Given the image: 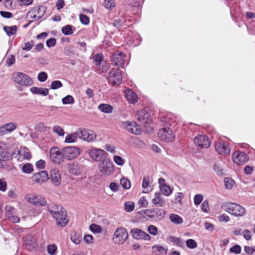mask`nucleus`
<instances>
[{
	"label": "nucleus",
	"instance_id": "63",
	"mask_svg": "<svg viewBox=\"0 0 255 255\" xmlns=\"http://www.w3.org/2000/svg\"><path fill=\"white\" fill-rule=\"evenodd\" d=\"M114 160L117 165L120 166H122L125 163L124 160L121 156L118 155H115L114 157Z\"/></svg>",
	"mask_w": 255,
	"mask_h": 255
},
{
	"label": "nucleus",
	"instance_id": "33",
	"mask_svg": "<svg viewBox=\"0 0 255 255\" xmlns=\"http://www.w3.org/2000/svg\"><path fill=\"white\" fill-rule=\"evenodd\" d=\"M152 250L155 255H165L167 253V249L166 248L158 245L153 246Z\"/></svg>",
	"mask_w": 255,
	"mask_h": 255
},
{
	"label": "nucleus",
	"instance_id": "22",
	"mask_svg": "<svg viewBox=\"0 0 255 255\" xmlns=\"http://www.w3.org/2000/svg\"><path fill=\"white\" fill-rule=\"evenodd\" d=\"M137 121L142 124H146L150 121L149 114L146 111L141 110L138 111L136 115Z\"/></svg>",
	"mask_w": 255,
	"mask_h": 255
},
{
	"label": "nucleus",
	"instance_id": "38",
	"mask_svg": "<svg viewBox=\"0 0 255 255\" xmlns=\"http://www.w3.org/2000/svg\"><path fill=\"white\" fill-rule=\"evenodd\" d=\"M3 29L7 35L10 36L16 33L17 31V26L16 25L12 26H5L3 27Z\"/></svg>",
	"mask_w": 255,
	"mask_h": 255
},
{
	"label": "nucleus",
	"instance_id": "19",
	"mask_svg": "<svg viewBox=\"0 0 255 255\" xmlns=\"http://www.w3.org/2000/svg\"><path fill=\"white\" fill-rule=\"evenodd\" d=\"M99 168L102 174L110 175L113 169V163L110 160L107 159L103 162H101L99 165Z\"/></svg>",
	"mask_w": 255,
	"mask_h": 255
},
{
	"label": "nucleus",
	"instance_id": "6",
	"mask_svg": "<svg viewBox=\"0 0 255 255\" xmlns=\"http://www.w3.org/2000/svg\"><path fill=\"white\" fill-rule=\"evenodd\" d=\"M50 160L55 164H60L64 161V157L62 153V149L60 150L57 147L51 148L49 151Z\"/></svg>",
	"mask_w": 255,
	"mask_h": 255
},
{
	"label": "nucleus",
	"instance_id": "46",
	"mask_svg": "<svg viewBox=\"0 0 255 255\" xmlns=\"http://www.w3.org/2000/svg\"><path fill=\"white\" fill-rule=\"evenodd\" d=\"M62 102L64 105L73 104L75 101L73 97L71 95H67L62 99Z\"/></svg>",
	"mask_w": 255,
	"mask_h": 255
},
{
	"label": "nucleus",
	"instance_id": "43",
	"mask_svg": "<svg viewBox=\"0 0 255 255\" xmlns=\"http://www.w3.org/2000/svg\"><path fill=\"white\" fill-rule=\"evenodd\" d=\"M104 60V56L102 53H98L93 56V61L96 65H100Z\"/></svg>",
	"mask_w": 255,
	"mask_h": 255
},
{
	"label": "nucleus",
	"instance_id": "39",
	"mask_svg": "<svg viewBox=\"0 0 255 255\" xmlns=\"http://www.w3.org/2000/svg\"><path fill=\"white\" fill-rule=\"evenodd\" d=\"M73 26L71 25H66L62 28L61 31L65 35H71L73 33Z\"/></svg>",
	"mask_w": 255,
	"mask_h": 255
},
{
	"label": "nucleus",
	"instance_id": "1",
	"mask_svg": "<svg viewBox=\"0 0 255 255\" xmlns=\"http://www.w3.org/2000/svg\"><path fill=\"white\" fill-rule=\"evenodd\" d=\"M47 211L56 219L58 226L63 227L68 224L66 211L61 205L49 204L47 205Z\"/></svg>",
	"mask_w": 255,
	"mask_h": 255
},
{
	"label": "nucleus",
	"instance_id": "61",
	"mask_svg": "<svg viewBox=\"0 0 255 255\" xmlns=\"http://www.w3.org/2000/svg\"><path fill=\"white\" fill-rule=\"evenodd\" d=\"M157 228L154 225H149L147 228L148 233L153 236H155L157 234Z\"/></svg>",
	"mask_w": 255,
	"mask_h": 255
},
{
	"label": "nucleus",
	"instance_id": "42",
	"mask_svg": "<svg viewBox=\"0 0 255 255\" xmlns=\"http://www.w3.org/2000/svg\"><path fill=\"white\" fill-rule=\"evenodd\" d=\"M33 170V165L31 163L24 164L22 167V171L26 174L31 173Z\"/></svg>",
	"mask_w": 255,
	"mask_h": 255
},
{
	"label": "nucleus",
	"instance_id": "4",
	"mask_svg": "<svg viewBox=\"0 0 255 255\" xmlns=\"http://www.w3.org/2000/svg\"><path fill=\"white\" fill-rule=\"evenodd\" d=\"M79 147L75 146H68L62 148L64 159L71 160L76 158L80 154Z\"/></svg>",
	"mask_w": 255,
	"mask_h": 255
},
{
	"label": "nucleus",
	"instance_id": "25",
	"mask_svg": "<svg viewBox=\"0 0 255 255\" xmlns=\"http://www.w3.org/2000/svg\"><path fill=\"white\" fill-rule=\"evenodd\" d=\"M152 203L157 207H164L165 204V201L162 197V194L160 192L154 193V197L152 200Z\"/></svg>",
	"mask_w": 255,
	"mask_h": 255
},
{
	"label": "nucleus",
	"instance_id": "59",
	"mask_svg": "<svg viewBox=\"0 0 255 255\" xmlns=\"http://www.w3.org/2000/svg\"><path fill=\"white\" fill-rule=\"evenodd\" d=\"M37 130L40 132H44L46 131L47 127L43 123L39 122L36 125Z\"/></svg>",
	"mask_w": 255,
	"mask_h": 255
},
{
	"label": "nucleus",
	"instance_id": "36",
	"mask_svg": "<svg viewBox=\"0 0 255 255\" xmlns=\"http://www.w3.org/2000/svg\"><path fill=\"white\" fill-rule=\"evenodd\" d=\"M169 219L171 222L177 225L181 224L183 222L182 218L180 216L176 214H170L169 216Z\"/></svg>",
	"mask_w": 255,
	"mask_h": 255
},
{
	"label": "nucleus",
	"instance_id": "52",
	"mask_svg": "<svg viewBox=\"0 0 255 255\" xmlns=\"http://www.w3.org/2000/svg\"><path fill=\"white\" fill-rule=\"evenodd\" d=\"M185 243L186 246L191 249H194L197 246V243L193 239H188Z\"/></svg>",
	"mask_w": 255,
	"mask_h": 255
},
{
	"label": "nucleus",
	"instance_id": "28",
	"mask_svg": "<svg viewBox=\"0 0 255 255\" xmlns=\"http://www.w3.org/2000/svg\"><path fill=\"white\" fill-rule=\"evenodd\" d=\"M126 15H122L120 17L115 19L114 21L113 25L118 29H120L122 26L128 25L127 21L130 22V20L129 19H126Z\"/></svg>",
	"mask_w": 255,
	"mask_h": 255
},
{
	"label": "nucleus",
	"instance_id": "55",
	"mask_svg": "<svg viewBox=\"0 0 255 255\" xmlns=\"http://www.w3.org/2000/svg\"><path fill=\"white\" fill-rule=\"evenodd\" d=\"M134 204L131 202H127L125 204V209L127 212H130L134 210Z\"/></svg>",
	"mask_w": 255,
	"mask_h": 255
},
{
	"label": "nucleus",
	"instance_id": "29",
	"mask_svg": "<svg viewBox=\"0 0 255 255\" xmlns=\"http://www.w3.org/2000/svg\"><path fill=\"white\" fill-rule=\"evenodd\" d=\"M152 213V219L155 221H160L165 216V212L161 209L153 208Z\"/></svg>",
	"mask_w": 255,
	"mask_h": 255
},
{
	"label": "nucleus",
	"instance_id": "8",
	"mask_svg": "<svg viewBox=\"0 0 255 255\" xmlns=\"http://www.w3.org/2000/svg\"><path fill=\"white\" fill-rule=\"evenodd\" d=\"M214 147L218 154L226 156L230 154V146L229 143L226 141L219 140L216 142L214 144Z\"/></svg>",
	"mask_w": 255,
	"mask_h": 255
},
{
	"label": "nucleus",
	"instance_id": "30",
	"mask_svg": "<svg viewBox=\"0 0 255 255\" xmlns=\"http://www.w3.org/2000/svg\"><path fill=\"white\" fill-rule=\"evenodd\" d=\"M71 241L76 245L79 244L82 241V234L80 232L73 231L70 234Z\"/></svg>",
	"mask_w": 255,
	"mask_h": 255
},
{
	"label": "nucleus",
	"instance_id": "64",
	"mask_svg": "<svg viewBox=\"0 0 255 255\" xmlns=\"http://www.w3.org/2000/svg\"><path fill=\"white\" fill-rule=\"evenodd\" d=\"M245 252L248 255H255V246L250 247L249 246H245L244 248Z\"/></svg>",
	"mask_w": 255,
	"mask_h": 255
},
{
	"label": "nucleus",
	"instance_id": "56",
	"mask_svg": "<svg viewBox=\"0 0 255 255\" xmlns=\"http://www.w3.org/2000/svg\"><path fill=\"white\" fill-rule=\"evenodd\" d=\"M137 204L139 208H142L147 206L148 202L144 197H142L138 201Z\"/></svg>",
	"mask_w": 255,
	"mask_h": 255
},
{
	"label": "nucleus",
	"instance_id": "51",
	"mask_svg": "<svg viewBox=\"0 0 255 255\" xmlns=\"http://www.w3.org/2000/svg\"><path fill=\"white\" fill-rule=\"evenodd\" d=\"M10 155L9 153L6 151H0V161H7L9 159Z\"/></svg>",
	"mask_w": 255,
	"mask_h": 255
},
{
	"label": "nucleus",
	"instance_id": "54",
	"mask_svg": "<svg viewBox=\"0 0 255 255\" xmlns=\"http://www.w3.org/2000/svg\"><path fill=\"white\" fill-rule=\"evenodd\" d=\"M90 230L93 233H100L102 231L101 227L95 224H92L90 226Z\"/></svg>",
	"mask_w": 255,
	"mask_h": 255
},
{
	"label": "nucleus",
	"instance_id": "14",
	"mask_svg": "<svg viewBox=\"0 0 255 255\" xmlns=\"http://www.w3.org/2000/svg\"><path fill=\"white\" fill-rule=\"evenodd\" d=\"M130 234L132 238L136 240L149 241L151 239V237L148 234L138 228L131 230Z\"/></svg>",
	"mask_w": 255,
	"mask_h": 255
},
{
	"label": "nucleus",
	"instance_id": "27",
	"mask_svg": "<svg viewBox=\"0 0 255 255\" xmlns=\"http://www.w3.org/2000/svg\"><path fill=\"white\" fill-rule=\"evenodd\" d=\"M68 170L70 173L77 176L80 175L83 172L82 167L76 163L69 164Z\"/></svg>",
	"mask_w": 255,
	"mask_h": 255
},
{
	"label": "nucleus",
	"instance_id": "2",
	"mask_svg": "<svg viewBox=\"0 0 255 255\" xmlns=\"http://www.w3.org/2000/svg\"><path fill=\"white\" fill-rule=\"evenodd\" d=\"M25 199L27 202L35 206H45L47 204L45 198L39 194H28L25 196Z\"/></svg>",
	"mask_w": 255,
	"mask_h": 255
},
{
	"label": "nucleus",
	"instance_id": "10",
	"mask_svg": "<svg viewBox=\"0 0 255 255\" xmlns=\"http://www.w3.org/2000/svg\"><path fill=\"white\" fill-rule=\"evenodd\" d=\"M126 55L124 52L117 51L111 57V63L113 66L124 67Z\"/></svg>",
	"mask_w": 255,
	"mask_h": 255
},
{
	"label": "nucleus",
	"instance_id": "34",
	"mask_svg": "<svg viewBox=\"0 0 255 255\" xmlns=\"http://www.w3.org/2000/svg\"><path fill=\"white\" fill-rule=\"evenodd\" d=\"M98 109L103 113L110 114L113 111V108L107 104H101L98 106Z\"/></svg>",
	"mask_w": 255,
	"mask_h": 255
},
{
	"label": "nucleus",
	"instance_id": "7",
	"mask_svg": "<svg viewBox=\"0 0 255 255\" xmlns=\"http://www.w3.org/2000/svg\"><path fill=\"white\" fill-rule=\"evenodd\" d=\"M122 80L121 71L119 69L112 68L108 74V81L113 86L119 85Z\"/></svg>",
	"mask_w": 255,
	"mask_h": 255
},
{
	"label": "nucleus",
	"instance_id": "35",
	"mask_svg": "<svg viewBox=\"0 0 255 255\" xmlns=\"http://www.w3.org/2000/svg\"><path fill=\"white\" fill-rule=\"evenodd\" d=\"M169 240L174 245L178 246L180 247L184 246V241L180 238L171 236L169 237Z\"/></svg>",
	"mask_w": 255,
	"mask_h": 255
},
{
	"label": "nucleus",
	"instance_id": "45",
	"mask_svg": "<svg viewBox=\"0 0 255 255\" xmlns=\"http://www.w3.org/2000/svg\"><path fill=\"white\" fill-rule=\"evenodd\" d=\"M224 181L225 187L228 189H231L235 184L234 181L232 178L229 177L225 178Z\"/></svg>",
	"mask_w": 255,
	"mask_h": 255
},
{
	"label": "nucleus",
	"instance_id": "9",
	"mask_svg": "<svg viewBox=\"0 0 255 255\" xmlns=\"http://www.w3.org/2000/svg\"><path fill=\"white\" fill-rule=\"evenodd\" d=\"M13 81L20 85H31L33 83L32 79L25 74L18 72L12 75Z\"/></svg>",
	"mask_w": 255,
	"mask_h": 255
},
{
	"label": "nucleus",
	"instance_id": "23",
	"mask_svg": "<svg viewBox=\"0 0 255 255\" xmlns=\"http://www.w3.org/2000/svg\"><path fill=\"white\" fill-rule=\"evenodd\" d=\"M50 177L51 181L55 185L58 186L60 185L61 183V176L58 169H52L50 171Z\"/></svg>",
	"mask_w": 255,
	"mask_h": 255
},
{
	"label": "nucleus",
	"instance_id": "26",
	"mask_svg": "<svg viewBox=\"0 0 255 255\" xmlns=\"http://www.w3.org/2000/svg\"><path fill=\"white\" fill-rule=\"evenodd\" d=\"M125 97L127 100L131 104H134L138 101L136 94L129 89L125 91Z\"/></svg>",
	"mask_w": 255,
	"mask_h": 255
},
{
	"label": "nucleus",
	"instance_id": "16",
	"mask_svg": "<svg viewBox=\"0 0 255 255\" xmlns=\"http://www.w3.org/2000/svg\"><path fill=\"white\" fill-rule=\"evenodd\" d=\"M79 138L88 142L93 141L96 135L92 131H88L84 128H79L78 129Z\"/></svg>",
	"mask_w": 255,
	"mask_h": 255
},
{
	"label": "nucleus",
	"instance_id": "48",
	"mask_svg": "<svg viewBox=\"0 0 255 255\" xmlns=\"http://www.w3.org/2000/svg\"><path fill=\"white\" fill-rule=\"evenodd\" d=\"M121 184L122 186L124 188L126 189H129L130 186V181L126 178L123 177L121 179Z\"/></svg>",
	"mask_w": 255,
	"mask_h": 255
},
{
	"label": "nucleus",
	"instance_id": "18",
	"mask_svg": "<svg viewBox=\"0 0 255 255\" xmlns=\"http://www.w3.org/2000/svg\"><path fill=\"white\" fill-rule=\"evenodd\" d=\"M122 125L128 131L135 134H140L141 130L134 122L125 121L122 123Z\"/></svg>",
	"mask_w": 255,
	"mask_h": 255
},
{
	"label": "nucleus",
	"instance_id": "13",
	"mask_svg": "<svg viewBox=\"0 0 255 255\" xmlns=\"http://www.w3.org/2000/svg\"><path fill=\"white\" fill-rule=\"evenodd\" d=\"M194 143L200 148H208L211 144L210 139L205 135H198L194 138Z\"/></svg>",
	"mask_w": 255,
	"mask_h": 255
},
{
	"label": "nucleus",
	"instance_id": "37",
	"mask_svg": "<svg viewBox=\"0 0 255 255\" xmlns=\"http://www.w3.org/2000/svg\"><path fill=\"white\" fill-rule=\"evenodd\" d=\"M46 8L45 6L42 5L38 6L33 9V11L37 15L40 16V18L45 14Z\"/></svg>",
	"mask_w": 255,
	"mask_h": 255
},
{
	"label": "nucleus",
	"instance_id": "5",
	"mask_svg": "<svg viewBox=\"0 0 255 255\" xmlns=\"http://www.w3.org/2000/svg\"><path fill=\"white\" fill-rule=\"evenodd\" d=\"M227 211L236 217H242L246 214L245 208L241 205L233 203H229L226 206Z\"/></svg>",
	"mask_w": 255,
	"mask_h": 255
},
{
	"label": "nucleus",
	"instance_id": "60",
	"mask_svg": "<svg viewBox=\"0 0 255 255\" xmlns=\"http://www.w3.org/2000/svg\"><path fill=\"white\" fill-rule=\"evenodd\" d=\"M48 78L47 74L45 72H40L37 76L38 80L41 82H45Z\"/></svg>",
	"mask_w": 255,
	"mask_h": 255
},
{
	"label": "nucleus",
	"instance_id": "21",
	"mask_svg": "<svg viewBox=\"0 0 255 255\" xmlns=\"http://www.w3.org/2000/svg\"><path fill=\"white\" fill-rule=\"evenodd\" d=\"M34 181L36 183L41 184L47 181L48 178V172L46 171H41L35 173L33 176Z\"/></svg>",
	"mask_w": 255,
	"mask_h": 255
},
{
	"label": "nucleus",
	"instance_id": "12",
	"mask_svg": "<svg viewBox=\"0 0 255 255\" xmlns=\"http://www.w3.org/2000/svg\"><path fill=\"white\" fill-rule=\"evenodd\" d=\"M128 237V233L124 228H119L117 229L114 234L113 240L115 243L123 244Z\"/></svg>",
	"mask_w": 255,
	"mask_h": 255
},
{
	"label": "nucleus",
	"instance_id": "41",
	"mask_svg": "<svg viewBox=\"0 0 255 255\" xmlns=\"http://www.w3.org/2000/svg\"><path fill=\"white\" fill-rule=\"evenodd\" d=\"M161 192L165 196H169L172 192L170 186L167 185H163L160 188Z\"/></svg>",
	"mask_w": 255,
	"mask_h": 255
},
{
	"label": "nucleus",
	"instance_id": "24",
	"mask_svg": "<svg viewBox=\"0 0 255 255\" xmlns=\"http://www.w3.org/2000/svg\"><path fill=\"white\" fill-rule=\"evenodd\" d=\"M17 128V124L15 123L11 122L4 124L0 128V133L6 134L7 132H11Z\"/></svg>",
	"mask_w": 255,
	"mask_h": 255
},
{
	"label": "nucleus",
	"instance_id": "32",
	"mask_svg": "<svg viewBox=\"0 0 255 255\" xmlns=\"http://www.w3.org/2000/svg\"><path fill=\"white\" fill-rule=\"evenodd\" d=\"M79 138L78 131L77 130L75 132L68 134L65 137L64 142L67 143H71L76 142Z\"/></svg>",
	"mask_w": 255,
	"mask_h": 255
},
{
	"label": "nucleus",
	"instance_id": "49",
	"mask_svg": "<svg viewBox=\"0 0 255 255\" xmlns=\"http://www.w3.org/2000/svg\"><path fill=\"white\" fill-rule=\"evenodd\" d=\"M53 131L60 136H63L65 134L63 129L59 126H54L53 127Z\"/></svg>",
	"mask_w": 255,
	"mask_h": 255
},
{
	"label": "nucleus",
	"instance_id": "31",
	"mask_svg": "<svg viewBox=\"0 0 255 255\" xmlns=\"http://www.w3.org/2000/svg\"><path fill=\"white\" fill-rule=\"evenodd\" d=\"M30 92L33 94H36L46 96L48 95L49 90L47 88L33 87L30 89Z\"/></svg>",
	"mask_w": 255,
	"mask_h": 255
},
{
	"label": "nucleus",
	"instance_id": "62",
	"mask_svg": "<svg viewBox=\"0 0 255 255\" xmlns=\"http://www.w3.org/2000/svg\"><path fill=\"white\" fill-rule=\"evenodd\" d=\"M7 189V183L3 178L0 179V191L5 192Z\"/></svg>",
	"mask_w": 255,
	"mask_h": 255
},
{
	"label": "nucleus",
	"instance_id": "50",
	"mask_svg": "<svg viewBox=\"0 0 255 255\" xmlns=\"http://www.w3.org/2000/svg\"><path fill=\"white\" fill-rule=\"evenodd\" d=\"M34 43L35 42L33 40L27 41L24 43V45L22 48V49L24 51H29L33 47Z\"/></svg>",
	"mask_w": 255,
	"mask_h": 255
},
{
	"label": "nucleus",
	"instance_id": "57",
	"mask_svg": "<svg viewBox=\"0 0 255 255\" xmlns=\"http://www.w3.org/2000/svg\"><path fill=\"white\" fill-rule=\"evenodd\" d=\"M63 84L62 82L59 80L53 81L51 83V89L56 90L62 87Z\"/></svg>",
	"mask_w": 255,
	"mask_h": 255
},
{
	"label": "nucleus",
	"instance_id": "40",
	"mask_svg": "<svg viewBox=\"0 0 255 255\" xmlns=\"http://www.w3.org/2000/svg\"><path fill=\"white\" fill-rule=\"evenodd\" d=\"M214 171L219 176L224 175V169L219 163H215L213 166Z\"/></svg>",
	"mask_w": 255,
	"mask_h": 255
},
{
	"label": "nucleus",
	"instance_id": "53",
	"mask_svg": "<svg viewBox=\"0 0 255 255\" xmlns=\"http://www.w3.org/2000/svg\"><path fill=\"white\" fill-rule=\"evenodd\" d=\"M57 250V246L55 244L49 245L47 247V253L50 255H53Z\"/></svg>",
	"mask_w": 255,
	"mask_h": 255
},
{
	"label": "nucleus",
	"instance_id": "15",
	"mask_svg": "<svg viewBox=\"0 0 255 255\" xmlns=\"http://www.w3.org/2000/svg\"><path fill=\"white\" fill-rule=\"evenodd\" d=\"M232 159L237 164H243L248 161L249 157L246 153L238 151L233 153Z\"/></svg>",
	"mask_w": 255,
	"mask_h": 255
},
{
	"label": "nucleus",
	"instance_id": "47",
	"mask_svg": "<svg viewBox=\"0 0 255 255\" xmlns=\"http://www.w3.org/2000/svg\"><path fill=\"white\" fill-rule=\"evenodd\" d=\"M104 5L107 9L111 10L115 6L114 0H105Z\"/></svg>",
	"mask_w": 255,
	"mask_h": 255
},
{
	"label": "nucleus",
	"instance_id": "17",
	"mask_svg": "<svg viewBox=\"0 0 255 255\" xmlns=\"http://www.w3.org/2000/svg\"><path fill=\"white\" fill-rule=\"evenodd\" d=\"M24 245L29 251L35 249L37 246L35 236L33 235H27L24 238Z\"/></svg>",
	"mask_w": 255,
	"mask_h": 255
},
{
	"label": "nucleus",
	"instance_id": "58",
	"mask_svg": "<svg viewBox=\"0 0 255 255\" xmlns=\"http://www.w3.org/2000/svg\"><path fill=\"white\" fill-rule=\"evenodd\" d=\"M80 22L84 25H88L90 22L89 18L88 16L84 14H81L79 15Z\"/></svg>",
	"mask_w": 255,
	"mask_h": 255
},
{
	"label": "nucleus",
	"instance_id": "44",
	"mask_svg": "<svg viewBox=\"0 0 255 255\" xmlns=\"http://www.w3.org/2000/svg\"><path fill=\"white\" fill-rule=\"evenodd\" d=\"M5 210V215L7 218L13 215V213L15 211V208L10 205H6Z\"/></svg>",
	"mask_w": 255,
	"mask_h": 255
},
{
	"label": "nucleus",
	"instance_id": "11",
	"mask_svg": "<svg viewBox=\"0 0 255 255\" xmlns=\"http://www.w3.org/2000/svg\"><path fill=\"white\" fill-rule=\"evenodd\" d=\"M158 136L160 140L167 142L171 141L175 137L174 131L170 128H166L159 130Z\"/></svg>",
	"mask_w": 255,
	"mask_h": 255
},
{
	"label": "nucleus",
	"instance_id": "20",
	"mask_svg": "<svg viewBox=\"0 0 255 255\" xmlns=\"http://www.w3.org/2000/svg\"><path fill=\"white\" fill-rule=\"evenodd\" d=\"M139 36L137 34H134L133 32L129 31L127 34V43L132 46H137L139 42Z\"/></svg>",
	"mask_w": 255,
	"mask_h": 255
},
{
	"label": "nucleus",
	"instance_id": "3",
	"mask_svg": "<svg viewBox=\"0 0 255 255\" xmlns=\"http://www.w3.org/2000/svg\"><path fill=\"white\" fill-rule=\"evenodd\" d=\"M88 154L91 158L95 161L103 162L107 160L108 153L104 150L93 148L88 151Z\"/></svg>",
	"mask_w": 255,
	"mask_h": 255
}]
</instances>
